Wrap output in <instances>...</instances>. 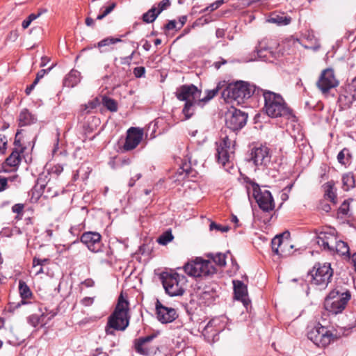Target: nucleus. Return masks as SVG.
Instances as JSON below:
<instances>
[{
	"mask_svg": "<svg viewBox=\"0 0 356 356\" xmlns=\"http://www.w3.org/2000/svg\"><path fill=\"white\" fill-rule=\"evenodd\" d=\"M255 86L250 85L243 81L229 84L221 92V97L226 103L231 104L232 107L244 103V100L249 99L254 93H257Z\"/></svg>",
	"mask_w": 356,
	"mask_h": 356,
	"instance_id": "obj_1",
	"label": "nucleus"
},
{
	"mask_svg": "<svg viewBox=\"0 0 356 356\" xmlns=\"http://www.w3.org/2000/svg\"><path fill=\"white\" fill-rule=\"evenodd\" d=\"M129 303L122 296L118 299V304L113 313L109 316L106 327V333L108 335H114V330H124L129 325L128 317Z\"/></svg>",
	"mask_w": 356,
	"mask_h": 356,
	"instance_id": "obj_2",
	"label": "nucleus"
},
{
	"mask_svg": "<svg viewBox=\"0 0 356 356\" xmlns=\"http://www.w3.org/2000/svg\"><path fill=\"white\" fill-rule=\"evenodd\" d=\"M216 144L218 163L222 165L227 172H231V170L234 169L235 141L228 136H225Z\"/></svg>",
	"mask_w": 356,
	"mask_h": 356,
	"instance_id": "obj_3",
	"label": "nucleus"
},
{
	"mask_svg": "<svg viewBox=\"0 0 356 356\" xmlns=\"http://www.w3.org/2000/svg\"><path fill=\"white\" fill-rule=\"evenodd\" d=\"M161 278L163 288L170 296H181L186 289V278L176 272H164Z\"/></svg>",
	"mask_w": 356,
	"mask_h": 356,
	"instance_id": "obj_4",
	"label": "nucleus"
},
{
	"mask_svg": "<svg viewBox=\"0 0 356 356\" xmlns=\"http://www.w3.org/2000/svg\"><path fill=\"white\" fill-rule=\"evenodd\" d=\"M202 91L193 84H184L178 87L175 92L176 97L184 102L182 111H188L190 109L200 107V97Z\"/></svg>",
	"mask_w": 356,
	"mask_h": 356,
	"instance_id": "obj_5",
	"label": "nucleus"
},
{
	"mask_svg": "<svg viewBox=\"0 0 356 356\" xmlns=\"http://www.w3.org/2000/svg\"><path fill=\"white\" fill-rule=\"evenodd\" d=\"M259 94L264 98V111H292L281 94L258 88L257 95Z\"/></svg>",
	"mask_w": 356,
	"mask_h": 356,
	"instance_id": "obj_6",
	"label": "nucleus"
},
{
	"mask_svg": "<svg viewBox=\"0 0 356 356\" xmlns=\"http://www.w3.org/2000/svg\"><path fill=\"white\" fill-rule=\"evenodd\" d=\"M246 189L248 196L252 195L264 211L268 212L274 209V200L269 191H261L259 185L253 181L247 183Z\"/></svg>",
	"mask_w": 356,
	"mask_h": 356,
	"instance_id": "obj_7",
	"label": "nucleus"
},
{
	"mask_svg": "<svg viewBox=\"0 0 356 356\" xmlns=\"http://www.w3.org/2000/svg\"><path fill=\"white\" fill-rule=\"evenodd\" d=\"M184 272L191 277H206L214 274L216 269L209 260L196 258L184 266Z\"/></svg>",
	"mask_w": 356,
	"mask_h": 356,
	"instance_id": "obj_8",
	"label": "nucleus"
},
{
	"mask_svg": "<svg viewBox=\"0 0 356 356\" xmlns=\"http://www.w3.org/2000/svg\"><path fill=\"white\" fill-rule=\"evenodd\" d=\"M350 299V293L348 291L340 292L334 290L325 299L324 307L328 312L337 314L345 309Z\"/></svg>",
	"mask_w": 356,
	"mask_h": 356,
	"instance_id": "obj_9",
	"label": "nucleus"
},
{
	"mask_svg": "<svg viewBox=\"0 0 356 356\" xmlns=\"http://www.w3.org/2000/svg\"><path fill=\"white\" fill-rule=\"evenodd\" d=\"M312 282L321 289H325L333 275V270L330 263L316 264L309 273Z\"/></svg>",
	"mask_w": 356,
	"mask_h": 356,
	"instance_id": "obj_10",
	"label": "nucleus"
},
{
	"mask_svg": "<svg viewBox=\"0 0 356 356\" xmlns=\"http://www.w3.org/2000/svg\"><path fill=\"white\" fill-rule=\"evenodd\" d=\"M308 339L316 346L326 347L334 341V335L325 327L318 324L312 328L308 334Z\"/></svg>",
	"mask_w": 356,
	"mask_h": 356,
	"instance_id": "obj_11",
	"label": "nucleus"
},
{
	"mask_svg": "<svg viewBox=\"0 0 356 356\" xmlns=\"http://www.w3.org/2000/svg\"><path fill=\"white\" fill-rule=\"evenodd\" d=\"M338 84L339 82L335 78L334 71L330 68L323 70L316 83L317 87L324 94L337 87Z\"/></svg>",
	"mask_w": 356,
	"mask_h": 356,
	"instance_id": "obj_12",
	"label": "nucleus"
},
{
	"mask_svg": "<svg viewBox=\"0 0 356 356\" xmlns=\"http://www.w3.org/2000/svg\"><path fill=\"white\" fill-rule=\"evenodd\" d=\"M156 315L161 323H169L174 321L178 314L175 309L163 305L159 300L155 303Z\"/></svg>",
	"mask_w": 356,
	"mask_h": 356,
	"instance_id": "obj_13",
	"label": "nucleus"
},
{
	"mask_svg": "<svg viewBox=\"0 0 356 356\" xmlns=\"http://www.w3.org/2000/svg\"><path fill=\"white\" fill-rule=\"evenodd\" d=\"M271 159L270 149L265 145H261L252 149L251 152V161L257 166L266 167Z\"/></svg>",
	"mask_w": 356,
	"mask_h": 356,
	"instance_id": "obj_14",
	"label": "nucleus"
},
{
	"mask_svg": "<svg viewBox=\"0 0 356 356\" xmlns=\"http://www.w3.org/2000/svg\"><path fill=\"white\" fill-rule=\"evenodd\" d=\"M143 131L138 127H131L128 129L125 143L123 145L124 150L130 151L135 149L141 142Z\"/></svg>",
	"mask_w": 356,
	"mask_h": 356,
	"instance_id": "obj_15",
	"label": "nucleus"
},
{
	"mask_svg": "<svg viewBox=\"0 0 356 356\" xmlns=\"http://www.w3.org/2000/svg\"><path fill=\"white\" fill-rule=\"evenodd\" d=\"M226 124L233 131L243 127L248 120L247 113H226Z\"/></svg>",
	"mask_w": 356,
	"mask_h": 356,
	"instance_id": "obj_16",
	"label": "nucleus"
},
{
	"mask_svg": "<svg viewBox=\"0 0 356 356\" xmlns=\"http://www.w3.org/2000/svg\"><path fill=\"white\" fill-rule=\"evenodd\" d=\"M81 241L93 252H98L102 248L101 235L97 232H85L81 237Z\"/></svg>",
	"mask_w": 356,
	"mask_h": 356,
	"instance_id": "obj_17",
	"label": "nucleus"
},
{
	"mask_svg": "<svg viewBox=\"0 0 356 356\" xmlns=\"http://www.w3.org/2000/svg\"><path fill=\"white\" fill-rule=\"evenodd\" d=\"M226 323L225 317L213 318L205 326L203 333L204 335L212 334L216 336L224 330Z\"/></svg>",
	"mask_w": 356,
	"mask_h": 356,
	"instance_id": "obj_18",
	"label": "nucleus"
},
{
	"mask_svg": "<svg viewBox=\"0 0 356 356\" xmlns=\"http://www.w3.org/2000/svg\"><path fill=\"white\" fill-rule=\"evenodd\" d=\"M337 240L334 232H322L317 237V243L325 250L334 251V244L336 243Z\"/></svg>",
	"mask_w": 356,
	"mask_h": 356,
	"instance_id": "obj_19",
	"label": "nucleus"
},
{
	"mask_svg": "<svg viewBox=\"0 0 356 356\" xmlns=\"http://www.w3.org/2000/svg\"><path fill=\"white\" fill-rule=\"evenodd\" d=\"M234 291L236 299L241 300L245 306L249 304L248 300V290L247 286L239 280L233 281Z\"/></svg>",
	"mask_w": 356,
	"mask_h": 356,
	"instance_id": "obj_20",
	"label": "nucleus"
},
{
	"mask_svg": "<svg viewBox=\"0 0 356 356\" xmlns=\"http://www.w3.org/2000/svg\"><path fill=\"white\" fill-rule=\"evenodd\" d=\"M273 251L277 255L284 257L287 255V251L282 249V246H289V241L284 240L282 235H277L271 241Z\"/></svg>",
	"mask_w": 356,
	"mask_h": 356,
	"instance_id": "obj_21",
	"label": "nucleus"
},
{
	"mask_svg": "<svg viewBox=\"0 0 356 356\" xmlns=\"http://www.w3.org/2000/svg\"><path fill=\"white\" fill-rule=\"evenodd\" d=\"M197 294L200 299L208 305L211 303L217 296L216 290L210 286H205L202 289H200Z\"/></svg>",
	"mask_w": 356,
	"mask_h": 356,
	"instance_id": "obj_22",
	"label": "nucleus"
},
{
	"mask_svg": "<svg viewBox=\"0 0 356 356\" xmlns=\"http://www.w3.org/2000/svg\"><path fill=\"white\" fill-rule=\"evenodd\" d=\"M224 85V83L219 82L213 89L207 90L205 91L206 95L202 98L200 97V108H202L204 105H205L211 99L216 97L219 93L220 90L222 89Z\"/></svg>",
	"mask_w": 356,
	"mask_h": 356,
	"instance_id": "obj_23",
	"label": "nucleus"
},
{
	"mask_svg": "<svg viewBox=\"0 0 356 356\" xmlns=\"http://www.w3.org/2000/svg\"><path fill=\"white\" fill-rule=\"evenodd\" d=\"M19 291L22 300L18 305L28 304L29 302L26 301V300L31 298L33 294L30 288L24 281L20 280L19 282Z\"/></svg>",
	"mask_w": 356,
	"mask_h": 356,
	"instance_id": "obj_24",
	"label": "nucleus"
},
{
	"mask_svg": "<svg viewBox=\"0 0 356 356\" xmlns=\"http://www.w3.org/2000/svg\"><path fill=\"white\" fill-rule=\"evenodd\" d=\"M80 81V72L72 70L67 75L64 80V84L67 87H74Z\"/></svg>",
	"mask_w": 356,
	"mask_h": 356,
	"instance_id": "obj_25",
	"label": "nucleus"
},
{
	"mask_svg": "<svg viewBox=\"0 0 356 356\" xmlns=\"http://www.w3.org/2000/svg\"><path fill=\"white\" fill-rule=\"evenodd\" d=\"M291 18L284 14L272 15L268 19V22L276 24L278 26H284L290 24Z\"/></svg>",
	"mask_w": 356,
	"mask_h": 356,
	"instance_id": "obj_26",
	"label": "nucleus"
},
{
	"mask_svg": "<svg viewBox=\"0 0 356 356\" xmlns=\"http://www.w3.org/2000/svg\"><path fill=\"white\" fill-rule=\"evenodd\" d=\"M37 120L32 113H20L19 115V125L20 127L30 125Z\"/></svg>",
	"mask_w": 356,
	"mask_h": 356,
	"instance_id": "obj_27",
	"label": "nucleus"
},
{
	"mask_svg": "<svg viewBox=\"0 0 356 356\" xmlns=\"http://www.w3.org/2000/svg\"><path fill=\"white\" fill-rule=\"evenodd\" d=\"M101 102L103 106L109 111H116L118 109V102L107 96H101Z\"/></svg>",
	"mask_w": 356,
	"mask_h": 356,
	"instance_id": "obj_28",
	"label": "nucleus"
},
{
	"mask_svg": "<svg viewBox=\"0 0 356 356\" xmlns=\"http://www.w3.org/2000/svg\"><path fill=\"white\" fill-rule=\"evenodd\" d=\"M325 191V196L327 197L333 203H336V193L334 190V183L332 181H328L323 185Z\"/></svg>",
	"mask_w": 356,
	"mask_h": 356,
	"instance_id": "obj_29",
	"label": "nucleus"
},
{
	"mask_svg": "<svg viewBox=\"0 0 356 356\" xmlns=\"http://www.w3.org/2000/svg\"><path fill=\"white\" fill-rule=\"evenodd\" d=\"M283 115H284L282 113H257L254 118V123H258L261 122V118L266 122V120L270 118H276L278 117H282Z\"/></svg>",
	"mask_w": 356,
	"mask_h": 356,
	"instance_id": "obj_30",
	"label": "nucleus"
},
{
	"mask_svg": "<svg viewBox=\"0 0 356 356\" xmlns=\"http://www.w3.org/2000/svg\"><path fill=\"white\" fill-rule=\"evenodd\" d=\"M207 257L220 267H224L226 265V254L222 253L208 254Z\"/></svg>",
	"mask_w": 356,
	"mask_h": 356,
	"instance_id": "obj_31",
	"label": "nucleus"
},
{
	"mask_svg": "<svg viewBox=\"0 0 356 356\" xmlns=\"http://www.w3.org/2000/svg\"><path fill=\"white\" fill-rule=\"evenodd\" d=\"M334 252H337L341 255H346L349 254V247L348 244L342 241H337L334 244Z\"/></svg>",
	"mask_w": 356,
	"mask_h": 356,
	"instance_id": "obj_32",
	"label": "nucleus"
},
{
	"mask_svg": "<svg viewBox=\"0 0 356 356\" xmlns=\"http://www.w3.org/2000/svg\"><path fill=\"white\" fill-rule=\"evenodd\" d=\"M159 15V13H158L156 8L153 6L151 9L143 15L142 18L144 22L152 23L156 19Z\"/></svg>",
	"mask_w": 356,
	"mask_h": 356,
	"instance_id": "obj_33",
	"label": "nucleus"
},
{
	"mask_svg": "<svg viewBox=\"0 0 356 356\" xmlns=\"http://www.w3.org/2000/svg\"><path fill=\"white\" fill-rule=\"evenodd\" d=\"M21 161L20 154L18 151H13L8 158L6 159V163L11 167L17 166Z\"/></svg>",
	"mask_w": 356,
	"mask_h": 356,
	"instance_id": "obj_34",
	"label": "nucleus"
},
{
	"mask_svg": "<svg viewBox=\"0 0 356 356\" xmlns=\"http://www.w3.org/2000/svg\"><path fill=\"white\" fill-rule=\"evenodd\" d=\"M343 187L345 191L355 186V179L353 175L350 173L346 174L342 177Z\"/></svg>",
	"mask_w": 356,
	"mask_h": 356,
	"instance_id": "obj_35",
	"label": "nucleus"
},
{
	"mask_svg": "<svg viewBox=\"0 0 356 356\" xmlns=\"http://www.w3.org/2000/svg\"><path fill=\"white\" fill-rule=\"evenodd\" d=\"M173 238L174 237L171 232H165L158 238L157 242L161 245H165L172 241Z\"/></svg>",
	"mask_w": 356,
	"mask_h": 356,
	"instance_id": "obj_36",
	"label": "nucleus"
},
{
	"mask_svg": "<svg viewBox=\"0 0 356 356\" xmlns=\"http://www.w3.org/2000/svg\"><path fill=\"white\" fill-rule=\"evenodd\" d=\"M188 163L184 162L182 163L180 168L178 170V172L179 175H182L185 173L186 175H189L192 172V161L191 158H189Z\"/></svg>",
	"mask_w": 356,
	"mask_h": 356,
	"instance_id": "obj_37",
	"label": "nucleus"
},
{
	"mask_svg": "<svg viewBox=\"0 0 356 356\" xmlns=\"http://www.w3.org/2000/svg\"><path fill=\"white\" fill-rule=\"evenodd\" d=\"M102 104L101 96L96 97L92 100L90 101L88 104L83 105L84 110L87 109H95Z\"/></svg>",
	"mask_w": 356,
	"mask_h": 356,
	"instance_id": "obj_38",
	"label": "nucleus"
},
{
	"mask_svg": "<svg viewBox=\"0 0 356 356\" xmlns=\"http://www.w3.org/2000/svg\"><path fill=\"white\" fill-rule=\"evenodd\" d=\"M121 40L119 38H106L97 43V47L99 48H102V47L108 46L112 44H115L118 42H120Z\"/></svg>",
	"mask_w": 356,
	"mask_h": 356,
	"instance_id": "obj_39",
	"label": "nucleus"
},
{
	"mask_svg": "<svg viewBox=\"0 0 356 356\" xmlns=\"http://www.w3.org/2000/svg\"><path fill=\"white\" fill-rule=\"evenodd\" d=\"M348 97L345 95H340L339 97L338 102L339 104V106L341 107V110L347 109L350 107V104L352 103V100L349 99L348 103H346V99Z\"/></svg>",
	"mask_w": 356,
	"mask_h": 356,
	"instance_id": "obj_40",
	"label": "nucleus"
},
{
	"mask_svg": "<svg viewBox=\"0 0 356 356\" xmlns=\"http://www.w3.org/2000/svg\"><path fill=\"white\" fill-rule=\"evenodd\" d=\"M268 49L267 42L266 39H263L259 41L258 44L255 47V51H257L259 56H261L262 51L266 50Z\"/></svg>",
	"mask_w": 356,
	"mask_h": 356,
	"instance_id": "obj_41",
	"label": "nucleus"
},
{
	"mask_svg": "<svg viewBox=\"0 0 356 356\" xmlns=\"http://www.w3.org/2000/svg\"><path fill=\"white\" fill-rule=\"evenodd\" d=\"M141 341H142L140 339H138V340L136 341V343H135L136 350L140 354H143V355L147 354L148 350L147 348H143L145 343L141 342Z\"/></svg>",
	"mask_w": 356,
	"mask_h": 356,
	"instance_id": "obj_42",
	"label": "nucleus"
},
{
	"mask_svg": "<svg viewBox=\"0 0 356 356\" xmlns=\"http://www.w3.org/2000/svg\"><path fill=\"white\" fill-rule=\"evenodd\" d=\"M348 150L346 149H342L337 155V160L341 164H346L348 159H346V156H348Z\"/></svg>",
	"mask_w": 356,
	"mask_h": 356,
	"instance_id": "obj_43",
	"label": "nucleus"
},
{
	"mask_svg": "<svg viewBox=\"0 0 356 356\" xmlns=\"http://www.w3.org/2000/svg\"><path fill=\"white\" fill-rule=\"evenodd\" d=\"M210 230L216 229L220 231L221 232H227L229 227L228 226H221L220 225H218L215 222H211L209 225Z\"/></svg>",
	"mask_w": 356,
	"mask_h": 356,
	"instance_id": "obj_44",
	"label": "nucleus"
},
{
	"mask_svg": "<svg viewBox=\"0 0 356 356\" xmlns=\"http://www.w3.org/2000/svg\"><path fill=\"white\" fill-rule=\"evenodd\" d=\"M223 3V0L217 1L213 3H211L209 6L207 7L203 10V12H212L215 10H216L222 3Z\"/></svg>",
	"mask_w": 356,
	"mask_h": 356,
	"instance_id": "obj_45",
	"label": "nucleus"
},
{
	"mask_svg": "<svg viewBox=\"0 0 356 356\" xmlns=\"http://www.w3.org/2000/svg\"><path fill=\"white\" fill-rule=\"evenodd\" d=\"M28 322L33 327H36L40 323V317L37 314L31 315L28 318Z\"/></svg>",
	"mask_w": 356,
	"mask_h": 356,
	"instance_id": "obj_46",
	"label": "nucleus"
},
{
	"mask_svg": "<svg viewBox=\"0 0 356 356\" xmlns=\"http://www.w3.org/2000/svg\"><path fill=\"white\" fill-rule=\"evenodd\" d=\"M170 4V0H162L159 4H158V9L156 8V10L158 11V13H161L163 10L166 9Z\"/></svg>",
	"mask_w": 356,
	"mask_h": 356,
	"instance_id": "obj_47",
	"label": "nucleus"
},
{
	"mask_svg": "<svg viewBox=\"0 0 356 356\" xmlns=\"http://www.w3.org/2000/svg\"><path fill=\"white\" fill-rule=\"evenodd\" d=\"M133 73L137 78H140L145 75V69L144 67H136L134 69Z\"/></svg>",
	"mask_w": 356,
	"mask_h": 356,
	"instance_id": "obj_48",
	"label": "nucleus"
},
{
	"mask_svg": "<svg viewBox=\"0 0 356 356\" xmlns=\"http://www.w3.org/2000/svg\"><path fill=\"white\" fill-rule=\"evenodd\" d=\"M339 211L343 215H347L349 211V202L348 200H345L340 206Z\"/></svg>",
	"mask_w": 356,
	"mask_h": 356,
	"instance_id": "obj_49",
	"label": "nucleus"
},
{
	"mask_svg": "<svg viewBox=\"0 0 356 356\" xmlns=\"http://www.w3.org/2000/svg\"><path fill=\"white\" fill-rule=\"evenodd\" d=\"M54 65H52L51 67H49L48 69H42V70H40L38 73H37V75H36V78L35 79V82H38L39 80L40 79H42L45 74L48 73L49 72L51 71V70L54 67Z\"/></svg>",
	"mask_w": 356,
	"mask_h": 356,
	"instance_id": "obj_50",
	"label": "nucleus"
},
{
	"mask_svg": "<svg viewBox=\"0 0 356 356\" xmlns=\"http://www.w3.org/2000/svg\"><path fill=\"white\" fill-rule=\"evenodd\" d=\"M7 145V138L4 135L0 134V153L3 154Z\"/></svg>",
	"mask_w": 356,
	"mask_h": 356,
	"instance_id": "obj_51",
	"label": "nucleus"
},
{
	"mask_svg": "<svg viewBox=\"0 0 356 356\" xmlns=\"http://www.w3.org/2000/svg\"><path fill=\"white\" fill-rule=\"evenodd\" d=\"M24 208V205L23 204H15L13 206L12 211L14 213L19 214L23 211Z\"/></svg>",
	"mask_w": 356,
	"mask_h": 356,
	"instance_id": "obj_52",
	"label": "nucleus"
},
{
	"mask_svg": "<svg viewBox=\"0 0 356 356\" xmlns=\"http://www.w3.org/2000/svg\"><path fill=\"white\" fill-rule=\"evenodd\" d=\"M134 54H135V51H134L129 56L122 58V59H121L122 64L130 65Z\"/></svg>",
	"mask_w": 356,
	"mask_h": 356,
	"instance_id": "obj_53",
	"label": "nucleus"
},
{
	"mask_svg": "<svg viewBox=\"0 0 356 356\" xmlns=\"http://www.w3.org/2000/svg\"><path fill=\"white\" fill-rule=\"evenodd\" d=\"M8 186L7 179L0 176V192L3 191Z\"/></svg>",
	"mask_w": 356,
	"mask_h": 356,
	"instance_id": "obj_54",
	"label": "nucleus"
},
{
	"mask_svg": "<svg viewBox=\"0 0 356 356\" xmlns=\"http://www.w3.org/2000/svg\"><path fill=\"white\" fill-rule=\"evenodd\" d=\"M94 297H86L81 300V302L84 306L87 307L91 305L94 302Z\"/></svg>",
	"mask_w": 356,
	"mask_h": 356,
	"instance_id": "obj_55",
	"label": "nucleus"
},
{
	"mask_svg": "<svg viewBox=\"0 0 356 356\" xmlns=\"http://www.w3.org/2000/svg\"><path fill=\"white\" fill-rule=\"evenodd\" d=\"M177 28V22L175 20H170L165 25L166 30H172Z\"/></svg>",
	"mask_w": 356,
	"mask_h": 356,
	"instance_id": "obj_56",
	"label": "nucleus"
},
{
	"mask_svg": "<svg viewBox=\"0 0 356 356\" xmlns=\"http://www.w3.org/2000/svg\"><path fill=\"white\" fill-rule=\"evenodd\" d=\"M115 6H116V3H113L111 5H110L107 8H106V9L104 10V12L102 13L106 17V15H108L109 13H111L113 11V10L115 8Z\"/></svg>",
	"mask_w": 356,
	"mask_h": 356,
	"instance_id": "obj_57",
	"label": "nucleus"
},
{
	"mask_svg": "<svg viewBox=\"0 0 356 356\" xmlns=\"http://www.w3.org/2000/svg\"><path fill=\"white\" fill-rule=\"evenodd\" d=\"M82 284H83L86 287H92L95 285V282L92 279H86L82 282Z\"/></svg>",
	"mask_w": 356,
	"mask_h": 356,
	"instance_id": "obj_58",
	"label": "nucleus"
},
{
	"mask_svg": "<svg viewBox=\"0 0 356 356\" xmlns=\"http://www.w3.org/2000/svg\"><path fill=\"white\" fill-rule=\"evenodd\" d=\"M225 30L222 29H218L216 31V35L218 38H222L225 36Z\"/></svg>",
	"mask_w": 356,
	"mask_h": 356,
	"instance_id": "obj_59",
	"label": "nucleus"
},
{
	"mask_svg": "<svg viewBox=\"0 0 356 356\" xmlns=\"http://www.w3.org/2000/svg\"><path fill=\"white\" fill-rule=\"evenodd\" d=\"M187 20V17L184 15L179 17V26L178 27L179 29L183 27V26L186 24Z\"/></svg>",
	"mask_w": 356,
	"mask_h": 356,
	"instance_id": "obj_60",
	"label": "nucleus"
},
{
	"mask_svg": "<svg viewBox=\"0 0 356 356\" xmlns=\"http://www.w3.org/2000/svg\"><path fill=\"white\" fill-rule=\"evenodd\" d=\"M37 83H38L34 81L32 84H31L30 86H27L26 90H25L26 94V95H29L31 92V91L33 90V89L35 88V85Z\"/></svg>",
	"mask_w": 356,
	"mask_h": 356,
	"instance_id": "obj_61",
	"label": "nucleus"
},
{
	"mask_svg": "<svg viewBox=\"0 0 356 356\" xmlns=\"http://www.w3.org/2000/svg\"><path fill=\"white\" fill-rule=\"evenodd\" d=\"M42 13H38V14L32 13L29 15V16L27 17L31 22L33 21L34 19H37Z\"/></svg>",
	"mask_w": 356,
	"mask_h": 356,
	"instance_id": "obj_62",
	"label": "nucleus"
},
{
	"mask_svg": "<svg viewBox=\"0 0 356 356\" xmlns=\"http://www.w3.org/2000/svg\"><path fill=\"white\" fill-rule=\"evenodd\" d=\"M31 22L27 18L22 22V26L23 29H26L29 27Z\"/></svg>",
	"mask_w": 356,
	"mask_h": 356,
	"instance_id": "obj_63",
	"label": "nucleus"
},
{
	"mask_svg": "<svg viewBox=\"0 0 356 356\" xmlns=\"http://www.w3.org/2000/svg\"><path fill=\"white\" fill-rule=\"evenodd\" d=\"M95 24V22L93 20V19H92L91 17H87L86 19V24L88 26H92Z\"/></svg>",
	"mask_w": 356,
	"mask_h": 356,
	"instance_id": "obj_64",
	"label": "nucleus"
}]
</instances>
